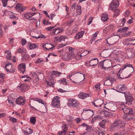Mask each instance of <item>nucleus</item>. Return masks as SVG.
Segmentation results:
<instances>
[{
  "label": "nucleus",
  "mask_w": 135,
  "mask_h": 135,
  "mask_svg": "<svg viewBox=\"0 0 135 135\" xmlns=\"http://www.w3.org/2000/svg\"><path fill=\"white\" fill-rule=\"evenodd\" d=\"M130 41H132L133 42L135 41V39H133V38H131L126 39L125 41H124V43L126 44L127 42Z\"/></svg>",
  "instance_id": "e433bc0d"
},
{
  "label": "nucleus",
  "mask_w": 135,
  "mask_h": 135,
  "mask_svg": "<svg viewBox=\"0 0 135 135\" xmlns=\"http://www.w3.org/2000/svg\"><path fill=\"white\" fill-rule=\"evenodd\" d=\"M76 9L77 11L76 12H78L77 13L78 14L80 15L81 13V7L79 5H76Z\"/></svg>",
  "instance_id": "473e14b6"
},
{
  "label": "nucleus",
  "mask_w": 135,
  "mask_h": 135,
  "mask_svg": "<svg viewBox=\"0 0 135 135\" xmlns=\"http://www.w3.org/2000/svg\"><path fill=\"white\" fill-rule=\"evenodd\" d=\"M43 23L44 25H48L49 24H51L48 21L46 20H44Z\"/></svg>",
  "instance_id": "4d7b16f0"
},
{
  "label": "nucleus",
  "mask_w": 135,
  "mask_h": 135,
  "mask_svg": "<svg viewBox=\"0 0 135 135\" xmlns=\"http://www.w3.org/2000/svg\"><path fill=\"white\" fill-rule=\"evenodd\" d=\"M45 49L47 50H48L49 51H50V50L52 49L54 47V46H53L51 47H50L49 48H47V47H46V44L44 45H43L42 46Z\"/></svg>",
  "instance_id": "79ce46f5"
},
{
  "label": "nucleus",
  "mask_w": 135,
  "mask_h": 135,
  "mask_svg": "<svg viewBox=\"0 0 135 135\" xmlns=\"http://www.w3.org/2000/svg\"><path fill=\"white\" fill-rule=\"evenodd\" d=\"M22 58L23 60L24 59L26 60H27L29 59L30 57V56L24 52V54H22Z\"/></svg>",
  "instance_id": "bb28decb"
},
{
  "label": "nucleus",
  "mask_w": 135,
  "mask_h": 135,
  "mask_svg": "<svg viewBox=\"0 0 135 135\" xmlns=\"http://www.w3.org/2000/svg\"><path fill=\"white\" fill-rule=\"evenodd\" d=\"M61 83L64 85H66L67 84L66 80L64 79L61 80Z\"/></svg>",
  "instance_id": "37998d69"
},
{
  "label": "nucleus",
  "mask_w": 135,
  "mask_h": 135,
  "mask_svg": "<svg viewBox=\"0 0 135 135\" xmlns=\"http://www.w3.org/2000/svg\"><path fill=\"white\" fill-rule=\"evenodd\" d=\"M27 41L26 40L24 39H22L21 41V43L23 46L25 45Z\"/></svg>",
  "instance_id": "09e8293b"
},
{
  "label": "nucleus",
  "mask_w": 135,
  "mask_h": 135,
  "mask_svg": "<svg viewBox=\"0 0 135 135\" xmlns=\"http://www.w3.org/2000/svg\"><path fill=\"white\" fill-rule=\"evenodd\" d=\"M112 11H113L114 13V17L117 16L119 14L120 10L118 9L114 8V9Z\"/></svg>",
  "instance_id": "393cba45"
},
{
  "label": "nucleus",
  "mask_w": 135,
  "mask_h": 135,
  "mask_svg": "<svg viewBox=\"0 0 135 135\" xmlns=\"http://www.w3.org/2000/svg\"><path fill=\"white\" fill-rule=\"evenodd\" d=\"M51 105L54 107L59 108L60 106L59 97L56 96L53 98L52 100Z\"/></svg>",
  "instance_id": "f257e3e1"
},
{
  "label": "nucleus",
  "mask_w": 135,
  "mask_h": 135,
  "mask_svg": "<svg viewBox=\"0 0 135 135\" xmlns=\"http://www.w3.org/2000/svg\"><path fill=\"white\" fill-rule=\"evenodd\" d=\"M89 111L91 115H93V110H91V109H86L84 110L83 112H84L85 111Z\"/></svg>",
  "instance_id": "de8ad7c7"
},
{
  "label": "nucleus",
  "mask_w": 135,
  "mask_h": 135,
  "mask_svg": "<svg viewBox=\"0 0 135 135\" xmlns=\"http://www.w3.org/2000/svg\"><path fill=\"white\" fill-rule=\"evenodd\" d=\"M36 121V118L35 117H32L30 118V122L32 124H35Z\"/></svg>",
  "instance_id": "f704fd0d"
},
{
  "label": "nucleus",
  "mask_w": 135,
  "mask_h": 135,
  "mask_svg": "<svg viewBox=\"0 0 135 135\" xmlns=\"http://www.w3.org/2000/svg\"><path fill=\"white\" fill-rule=\"evenodd\" d=\"M124 94V96L126 98V104L128 105L131 104L133 100V97L130 95H129V93L127 92L123 93Z\"/></svg>",
  "instance_id": "f03ea898"
},
{
  "label": "nucleus",
  "mask_w": 135,
  "mask_h": 135,
  "mask_svg": "<svg viewBox=\"0 0 135 135\" xmlns=\"http://www.w3.org/2000/svg\"><path fill=\"white\" fill-rule=\"evenodd\" d=\"M76 5L74 3L73 4V5L71 6V9H76Z\"/></svg>",
  "instance_id": "6e6d98bb"
},
{
  "label": "nucleus",
  "mask_w": 135,
  "mask_h": 135,
  "mask_svg": "<svg viewBox=\"0 0 135 135\" xmlns=\"http://www.w3.org/2000/svg\"><path fill=\"white\" fill-rule=\"evenodd\" d=\"M66 44H60L59 45V47L60 48H61L63 47L64 46H66Z\"/></svg>",
  "instance_id": "052dcab7"
},
{
  "label": "nucleus",
  "mask_w": 135,
  "mask_h": 135,
  "mask_svg": "<svg viewBox=\"0 0 135 135\" xmlns=\"http://www.w3.org/2000/svg\"><path fill=\"white\" fill-rule=\"evenodd\" d=\"M104 64L106 65L107 64L108 65H106V67L103 66V68L105 70H106L109 68L110 67V62L109 61H107L105 62Z\"/></svg>",
  "instance_id": "7c9ffc66"
},
{
  "label": "nucleus",
  "mask_w": 135,
  "mask_h": 135,
  "mask_svg": "<svg viewBox=\"0 0 135 135\" xmlns=\"http://www.w3.org/2000/svg\"><path fill=\"white\" fill-rule=\"evenodd\" d=\"M131 67L133 68V67L132 66V65H131L128 63H126L124 64L123 66V68H121L120 69L119 72L117 74V75H119V78L122 79H124V78H128L127 77H124L123 78H122L120 76V74L122 75L123 74V73L122 72L124 70V69L126 68L127 67ZM133 71H134L133 68Z\"/></svg>",
  "instance_id": "20e7f679"
},
{
  "label": "nucleus",
  "mask_w": 135,
  "mask_h": 135,
  "mask_svg": "<svg viewBox=\"0 0 135 135\" xmlns=\"http://www.w3.org/2000/svg\"><path fill=\"white\" fill-rule=\"evenodd\" d=\"M77 74L74 76V77L75 78L77 77L79 79H80L81 80H83L85 79L84 75L82 74L81 73H77Z\"/></svg>",
  "instance_id": "aec40b11"
},
{
  "label": "nucleus",
  "mask_w": 135,
  "mask_h": 135,
  "mask_svg": "<svg viewBox=\"0 0 135 135\" xmlns=\"http://www.w3.org/2000/svg\"><path fill=\"white\" fill-rule=\"evenodd\" d=\"M56 26V25H55L54 26H50L48 27H47L46 28V30L48 31L51 30L52 29L54 28Z\"/></svg>",
  "instance_id": "3c124183"
},
{
  "label": "nucleus",
  "mask_w": 135,
  "mask_h": 135,
  "mask_svg": "<svg viewBox=\"0 0 135 135\" xmlns=\"http://www.w3.org/2000/svg\"><path fill=\"white\" fill-rule=\"evenodd\" d=\"M78 96L79 98L83 99L89 97V94L88 93L81 92L79 93Z\"/></svg>",
  "instance_id": "4468645a"
},
{
  "label": "nucleus",
  "mask_w": 135,
  "mask_h": 135,
  "mask_svg": "<svg viewBox=\"0 0 135 135\" xmlns=\"http://www.w3.org/2000/svg\"><path fill=\"white\" fill-rule=\"evenodd\" d=\"M29 48L31 49H32L36 48V46L35 44H32L30 42L28 43Z\"/></svg>",
  "instance_id": "412c9836"
},
{
  "label": "nucleus",
  "mask_w": 135,
  "mask_h": 135,
  "mask_svg": "<svg viewBox=\"0 0 135 135\" xmlns=\"http://www.w3.org/2000/svg\"><path fill=\"white\" fill-rule=\"evenodd\" d=\"M9 120L13 123H15L17 122V119L16 118L12 117L11 116H9Z\"/></svg>",
  "instance_id": "c9c22d12"
},
{
  "label": "nucleus",
  "mask_w": 135,
  "mask_h": 135,
  "mask_svg": "<svg viewBox=\"0 0 135 135\" xmlns=\"http://www.w3.org/2000/svg\"><path fill=\"white\" fill-rule=\"evenodd\" d=\"M46 81L47 83V85H48L50 86H53L54 85V82H49L47 81Z\"/></svg>",
  "instance_id": "c03bdc74"
},
{
  "label": "nucleus",
  "mask_w": 135,
  "mask_h": 135,
  "mask_svg": "<svg viewBox=\"0 0 135 135\" xmlns=\"http://www.w3.org/2000/svg\"><path fill=\"white\" fill-rule=\"evenodd\" d=\"M52 74L57 76H59L61 74V73L57 71H53L52 72Z\"/></svg>",
  "instance_id": "2f4dec72"
},
{
  "label": "nucleus",
  "mask_w": 135,
  "mask_h": 135,
  "mask_svg": "<svg viewBox=\"0 0 135 135\" xmlns=\"http://www.w3.org/2000/svg\"><path fill=\"white\" fill-rule=\"evenodd\" d=\"M74 21V20L73 19H71L69 20L67 22V23L68 25L71 24Z\"/></svg>",
  "instance_id": "8fccbe9b"
},
{
  "label": "nucleus",
  "mask_w": 135,
  "mask_h": 135,
  "mask_svg": "<svg viewBox=\"0 0 135 135\" xmlns=\"http://www.w3.org/2000/svg\"><path fill=\"white\" fill-rule=\"evenodd\" d=\"M93 19V18L92 17H91L89 18V20L88 23V25L90 24L91 23Z\"/></svg>",
  "instance_id": "603ef678"
},
{
  "label": "nucleus",
  "mask_w": 135,
  "mask_h": 135,
  "mask_svg": "<svg viewBox=\"0 0 135 135\" xmlns=\"http://www.w3.org/2000/svg\"><path fill=\"white\" fill-rule=\"evenodd\" d=\"M97 135H103V132H102L98 131L96 133Z\"/></svg>",
  "instance_id": "bf43d9fd"
},
{
  "label": "nucleus",
  "mask_w": 135,
  "mask_h": 135,
  "mask_svg": "<svg viewBox=\"0 0 135 135\" xmlns=\"http://www.w3.org/2000/svg\"><path fill=\"white\" fill-rule=\"evenodd\" d=\"M9 15L10 18L12 19H15L16 18L14 14L12 12L9 11Z\"/></svg>",
  "instance_id": "4c0bfd02"
},
{
  "label": "nucleus",
  "mask_w": 135,
  "mask_h": 135,
  "mask_svg": "<svg viewBox=\"0 0 135 135\" xmlns=\"http://www.w3.org/2000/svg\"><path fill=\"white\" fill-rule=\"evenodd\" d=\"M7 100L10 105L11 106H12L14 105V103L13 101H12L11 100L8 99Z\"/></svg>",
  "instance_id": "864d4df0"
},
{
  "label": "nucleus",
  "mask_w": 135,
  "mask_h": 135,
  "mask_svg": "<svg viewBox=\"0 0 135 135\" xmlns=\"http://www.w3.org/2000/svg\"><path fill=\"white\" fill-rule=\"evenodd\" d=\"M28 129L29 130H31V131H29L28 132L27 131L25 130V131H24V133L25 134L27 135L31 134L33 132V131L32 129Z\"/></svg>",
  "instance_id": "ea45409f"
},
{
  "label": "nucleus",
  "mask_w": 135,
  "mask_h": 135,
  "mask_svg": "<svg viewBox=\"0 0 135 135\" xmlns=\"http://www.w3.org/2000/svg\"><path fill=\"white\" fill-rule=\"evenodd\" d=\"M62 131L63 133H65L68 130V127L67 125L65 124H63L62 127Z\"/></svg>",
  "instance_id": "b1692460"
},
{
  "label": "nucleus",
  "mask_w": 135,
  "mask_h": 135,
  "mask_svg": "<svg viewBox=\"0 0 135 135\" xmlns=\"http://www.w3.org/2000/svg\"><path fill=\"white\" fill-rule=\"evenodd\" d=\"M99 32L98 31L96 32L95 33H94L93 35V37H96L97 36V34H98Z\"/></svg>",
  "instance_id": "338daca9"
},
{
  "label": "nucleus",
  "mask_w": 135,
  "mask_h": 135,
  "mask_svg": "<svg viewBox=\"0 0 135 135\" xmlns=\"http://www.w3.org/2000/svg\"><path fill=\"white\" fill-rule=\"evenodd\" d=\"M16 9L19 12H22L25 10L26 7L22 6L20 4H17L16 7Z\"/></svg>",
  "instance_id": "f8f14e48"
},
{
  "label": "nucleus",
  "mask_w": 135,
  "mask_h": 135,
  "mask_svg": "<svg viewBox=\"0 0 135 135\" xmlns=\"http://www.w3.org/2000/svg\"><path fill=\"white\" fill-rule=\"evenodd\" d=\"M25 100L21 97H19L16 100V103L18 105H22L25 104Z\"/></svg>",
  "instance_id": "9b49d317"
},
{
  "label": "nucleus",
  "mask_w": 135,
  "mask_h": 135,
  "mask_svg": "<svg viewBox=\"0 0 135 135\" xmlns=\"http://www.w3.org/2000/svg\"><path fill=\"white\" fill-rule=\"evenodd\" d=\"M55 8H56V9H55L56 10V11L59 8V4L56 3L55 5Z\"/></svg>",
  "instance_id": "e2e57ef3"
},
{
  "label": "nucleus",
  "mask_w": 135,
  "mask_h": 135,
  "mask_svg": "<svg viewBox=\"0 0 135 135\" xmlns=\"http://www.w3.org/2000/svg\"><path fill=\"white\" fill-rule=\"evenodd\" d=\"M122 111L124 113L126 114H133V112L131 109H130L127 107H125L124 108H122Z\"/></svg>",
  "instance_id": "9d476101"
},
{
  "label": "nucleus",
  "mask_w": 135,
  "mask_h": 135,
  "mask_svg": "<svg viewBox=\"0 0 135 135\" xmlns=\"http://www.w3.org/2000/svg\"><path fill=\"white\" fill-rule=\"evenodd\" d=\"M2 4L3 7H6L8 2V0H2Z\"/></svg>",
  "instance_id": "a19ab883"
},
{
  "label": "nucleus",
  "mask_w": 135,
  "mask_h": 135,
  "mask_svg": "<svg viewBox=\"0 0 135 135\" xmlns=\"http://www.w3.org/2000/svg\"><path fill=\"white\" fill-rule=\"evenodd\" d=\"M124 133H122L121 132H119L118 133H115V135H123Z\"/></svg>",
  "instance_id": "0e129e2a"
},
{
  "label": "nucleus",
  "mask_w": 135,
  "mask_h": 135,
  "mask_svg": "<svg viewBox=\"0 0 135 135\" xmlns=\"http://www.w3.org/2000/svg\"><path fill=\"white\" fill-rule=\"evenodd\" d=\"M100 84L98 83L95 85L93 88L94 89H95V90L96 91H99L100 90Z\"/></svg>",
  "instance_id": "a878e982"
},
{
  "label": "nucleus",
  "mask_w": 135,
  "mask_h": 135,
  "mask_svg": "<svg viewBox=\"0 0 135 135\" xmlns=\"http://www.w3.org/2000/svg\"><path fill=\"white\" fill-rule=\"evenodd\" d=\"M101 19L103 21L105 22L107 21L108 19V14L107 13L103 14L102 15Z\"/></svg>",
  "instance_id": "4be33fe9"
},
{
  "label": "nucleus",
  "mask_w": 135,
  "mask_h": 135,
  "mask_svg": "<svg viewBox=\"0 0 135 135\" xmlns=\"http://www.w3.org/2000/svg\"><path fill=\"white\" fill-rule=\"evenodd\" d=\"M84 34V32L83 31L78 32L76 33L75 38L76 40L79 39L83 37Z\"/></svg>",
  "instance_id": "2eb2a0df"
},
{
  "label": "nucleus",
  "mask_w": 135,
  "mask_h": 135,
  "mask_svg": "<svg viewBox=\"0 0 135 135\" xmlns=\"http://www.w3.org/2000/svg\"><path fill=\"white\" fill-rule=\"evenodd\" d=\"M5 76V75L4 74L2 73H0V78H1L3 79Z\"/></svg>",
  "instance_id": "680f3d73"
},
{
  "label": "nucleus",
  "mask_w": 135,
  "mask_h": 135,
  "mask_svg": "<svg viewBox=\"0 0 135 135\" xmlns=\"http://www.w3.org/2000/svg\"><path fill=\"white\" fill-rule=\"evenodd\" d=\"M32 99L33 100L37 101L40 103H41L42 104H43L44 105V103L43 100L42 99H41L40 98H36L35 99L32 98Z\"/></svg>",
  "instance_id": "72a5a7b5"
},
{
  "label": "nucleus",
  "mask_w": 135,
  "mask_h": 135,
  "mask_svg": "<svg viewBox=\"0 0 135 135\" xmlns=\"http://www.w3.org/2000/svg\"><path fill=\"white\" fill-rule=\"evenodd\" d=\"M36 12H28L24 15V18L25 19H28L36 14Z\"/></svg>",
  "instance_id": "ddd939ff"
},
{
  "label": "nucleus",
  "mask_w": 135,
  "mask_h": 135,
  "mask_svg": "<svg viewBox=\"0 0 135 135\" xmlns=\"http://www.w3.org/2000/svg\"><path fill=\"white\" fill-rule=\"evenodd\" d=\"M75 120V122H76V123H79L81 122V121L82 120V119H81L79 117L77 118H76Z\"/></svg>",
  "instance_id": "a18cd8bd"
},
{
  "label": "nucleus",
  "mask_w": 135,
  "mask_h": 135,
  "mask_svg": "<svg viewBox=\"0 0 135 135\" xmlns=\"http://www.w3.org/2000/svg\"><path fill=\"white\" fill-rule=\"evenodd\" d=\"M98 63V60L97 58L93 59L89 61L88 63L86 62L85 65L89 66L97 65Z\"/></svg>",
  "instance_id": "6e6552de"
},
{
  "label": "nucleus",
  "mask_w": 135,
  "mask_h": 135,
  "mask_svg": "<svg viewBox=\"0 0 135 135\" xmlns=\"http://www.w3.org/2000/svg\"><path fill=\"white\" fill-rule=\"evenodd\" d=\"M113 82L112 79H109L104 81V85L106 86H110Z\"/></svg>",
  "instance_id": "6ab92c4d"
},
{
  "label": "nucleus",
  "mask_w": 135,
  "mask_h": 135,
  "mask_svg": "<svg viewBox=\"0 0 135 135\" xmlns=\"http://www.w3.org/2000/svg\"><path fill=\"white\" fill-rule=\"evenodd\" d=\"M89 52V51H88L86 50H85L81 54V56L77 55L76 56V57H78V59H80L81 58V56H82L81 54L83 55H85L88 54Z\"/></svg>",
  "instance_id": "c85d7f7f"
},
{
  "label": "nucleus",
  "mask_w": 135,
  "mask_h": 135,
  "mask_svg": "<svg viewBox=\"0 0 135 135\" xmlns=\"http://www.w3.org/2000/svg\"><path fill=\"white\" fill-rule=\"evenodd\" d=\"M22 78H26V79H24L23 80L25 81H30V77L29 76H27V75L23 76H22Z\"/></svg>",
  "instance_id": "58836bf2"
},
{
  "label": "nucleus",
  "mask_w": 135,
  "mask_h": 135,
  "mask_svg": "<svg viewBox=\"0 0 135 135\" xmlns=\"http://www.w3.org/2000/svg\"><path fill=\"white\" fill-rule=\"evenodd\" d=\"M27 85L25 84H21L20 87L22 88V90H24L26 89Z\"/></svg>",
  "instance_id": "49530a36"
},
{
  "label": "nucleus",
  "mask_w": 135,
  "mask_h": 135,
  "mask_svg": "<svg viewBox=\"0 0 135 135\" xmlns=\"http://www.w3.org/2000/svg\"><path fill=\"white\" fill-rule=\"evenodd\" d=\"M18 52L19 53H21L22 54H24V52H23V50H22L21 48H19L18 50Z\"/></svg>",
  "instance_id": "5fc2aeb1"
},
{
  "label": "nucleus",
  "mask_w": 135,
  "mask_h": 135,
  "mask_svg": "<svg viewBox=\"0 0 135 135\" xmlns=\"http://www.w3.org/2000/svg\"><path fill=\"white\" fill-rule=\"evenodd\" d=\"M68 37L65 36H62L59 37H55V39L57 42H60L62 41H65V39H67Z\"/></svg>",
  "instance_id": "dca6fc26"
},
{
  "label": "nucleus",
  "mask_w": 135,
  "mask_h": 135,
  "mask_svg": "<svg viewBox=\"0 0 135 135\" xmlns=\"http://www.w3.org/2000/svg\"><path fill=\"white\" fill-rule=\"evenodd\" d=\"M62 31L63 30L61 28L58 27L52 30L51 32L50 33V35L52 36L55 35L57 34L62 32Z\"/></svg>",
  "instance_id": "1a4fd4ad"
},
{
  "label": "nucleus",
  "mask_w": 135,
  "mask_h": 135,
  "mask_svg": "<svg viewBox=\"0 0 135 135\" xmlns=\"http://www.w3.org/2000/svg\"><path fill=\"white\" fill-rule=\"evenodd\" d=\"M68 104L70 106L74 107H77L79 105L78 101L76 99L72 98L68 100Z\"/></svg>",
  "instance_id": "7ed1b4c3"
},
{
  "label": "nucleus",
  "mask_w": 135,
  "mask_h": 135,
  "mask_svg": "<svg viewBox=\"0 0 135 135\" xmlns=\"http://www.w3.org/2000/svg\"><path fill=\"white\" fill-rule=\"evenodd\" d=\"M46 46L47 47V48H50L51 46H52V45L51 44H46Z\"/></svg>",
  "instance_id": "774afa93"
},
{
  "label": "nucleus",
  "mask_w": 135,
  "mask_h": 135,
  "mask_svg": "<svg viewBox=\"0 0 135 135\" xmlns=\"http://www.w3.org/2000/svg\"><path fill=\"white\" fill-rule=\"evenodd\" d=\"M122 120L120 119H116L113 123V127H117V128H120L123 126L124 123H123Z\"/></svg>",
  "instance_id": "423d86ee"
},
{
  "label": "nucleus",
  "mask_w": 135,
  "mask_h": 135,
  "mask_svg": "<svg viewBox=\"0 0 135 135\" xmlns=\"http://www.w3.org/2000/svg\"><path fill=\"white\" fill-rule=\"evenodd\" d=\"M107 122V120L105 119H103L99 123L100 126L102 128L104 129L105 128V123Z\"/></svg>",
  "instance_id": "5701e85b"
},
{
  "label": "nucleus",
  "mask_w": 135,
  "mask_h": 135,
  "mask_svg": "<svg viewBox=\"0 0 135 135\" xmlns=\"http://www.w3.org/2000/svg\"><path fill=\"white\" fill-rule=\"evenodd\" d=\"M5 54L7 58L8 59H11V52L9 50H7L6 51Z\"/></svg>",
  "instance_id": "cd10ccee"
},
{
  "label": "nucleus",
  "mask_w": 135,
  "mask_h": 135,
  "mask_svg": "<svg viewBox=\"0 0 135 135\" xmlns=\"http://www.w3.org/2000/svg\"><path fill=\"white\" fill-rule=\"evenodd\" d=\"M19 69L23 73L26 70V65L25 63H22L20 64L18 66Z\"/></svg>",
  "instance_id": "a211bd4d"
},
{
  "label": "nucleus",
  "mask_w": 135,
  "mask_h": 135,
  "mask_svg": "<svg viewBox=\"0 0 135 135\" xmlns=\"http://www.w3.org/2000/svg\"><path fill=\"white\" fill-rule=\"evenodd\" d=\"M127 89V88L125 84H123L122 85H120V87L118 89V91H117L123 94V93H124V92H123L122 91L125 90Z\"/></svg>",
  "instance_id": "f3484780"
},
{
  "label": "nucleus",
  "mask_w": 135,
  "mask_h": 135,
  "mask_svg": "<svg viewBox=\"0 0 135 135\" xmlns=\"http://www.w3.org/2000/svg\"><path fill=\"white\" fill-rule=\"evenodd\" d=\"M103 113L104 116L106 117H109L111 114L110 113L105 110H104L103 111Z\"/></svg>",
  "instance_id": "c756f323"
},
{
  "label": "nucleus",
  "mask_w": 135,
  "mask_h": 135,
  "mask_svg": "<svg viewBox=\"0 0 135 135\" xmlns=\"http://www.w3.org/2000/svg\"><path fill=\"white\" fill-rule=\"evenodd\" d=\"M14 40V39L13 38L9 39V41L10 43L11 44H12L13 43Z\"/></svg>",
  "instance_id": "13d9d810"
},
{
  "label": "nucleus",
  "mask_w": 135,
  "mask_h": 135,
  "mask_svg": "<svg viewBox=\"0 0 135 135\" xmlns=\"http://www.w3.org/2000/svg\"><path fill=\"white\" fill-rule=\"evenodd\" d=\"M105 105L104 108L111 111L115 112L117 109L116 106L112 103H108Z\"/></svg>",
  "instance_id": "0eeeda50"
},
{
  "label": "nucleus",
  "mask_w": 135,
  "mask_h": 135,
  "mask_svg": "<svg viewBox=\"0 0 135 135\" xmlns=\"http://www.w3.org/2000/svg\"><path fill=\"white\" fill-rule=\"evenodd\" d=\"M119 5V2L118 0H113L110 3L109 6V8L112 10L114 9V8L118 7Z\"/></svg>",
  "instance_id": "39448f33"
},
{
  "label": "nucleus",
  "mask_w": 135,
  "mask_h": 135,
  "mask_svg": "<svg viewBox=\"0 0 135 135\" xmlns=\"http://www.w3.org/2000/svg\"><path fill=\"white\" fill-rule=\"evenodd\" d=\"M6 115L5 113H0V118L3 117Z\"/></svg>",
  "instance_id": "69168bd1"
}]
</instances>
